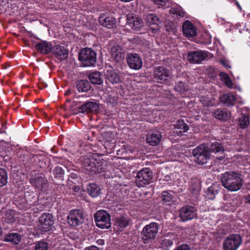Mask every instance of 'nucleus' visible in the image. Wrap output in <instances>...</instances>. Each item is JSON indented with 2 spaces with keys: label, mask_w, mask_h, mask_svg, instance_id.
Listing matches in <instances>:
<instances>
[{
  "label": "nucleus",
  "mask_w": 250,
  "mask_h": 250,
  "mask_svg": "<svg viewBox=\"0 0 250 250\" xmlns=\"http://www.w3.org/2000/svg\"><path fill=\"white\" fill-rule=\"evenodd\" d=\"M188 86L181 81L178 82L175 85V90L177 92L183 93L188 90Z\"/></svg>",
  "instance_id": "43"
},
{
  "label": "nucleus",
  "mask_w": 250,
  "mask_h": 250,
  "mask_svg": "<svg viewBox=\"0 0 250 250\" xmlns=\"http://www.w3.org/2000/svg\"><path fill=\"white\" fill-rule=\"evenodd\" d=\"M153 172L149 168H144L138 172L135 183L139 187H144L152 182Z\"/></svg>",
  "instance_id": "6"
},
{
  "label": "nucleus",
  "mask_w": 250,
  "mask_h": 250,
  "mask_svg": "<svg viewBox=\"0 0 250 250\" xmlns=\"http://www.w3.org/2000/svg\"><path fill=\"white\" fill-rule=\"evenodd\" d=\"M224 82L225 83L226 86L229 88H232L233 87V83L230 78H228Z\"/></svg>",
  "instance_id": "49"
},
{
  "label": "nucleus",
  "mask_w": 250,
  "mask_h": 250,
  "mask_svg": "<svg viewBox=\"0 0 250 250\" xmlns=\"http://www.w3.org/2000/svg\"><path fill=\"white\" fill-rule=\"evenodd\" d=\"M192 155L195 162L202 165L207 163L210 157L208 146L205 144H201L195 148L192 151Z\"/></svg>",
  "instance_id": "4"
},
{
  "label": "nucleus",
  "mask_w": 250,
  "mask_h": 250,
  "mask_svg": "<svg viewBox=\"0 0 250 250\" xmlns=\"http://www.w3.org/2000/svg\"><path fill=\"white\" fill-rule=\"evenodd\" d=\"M76 87L79 92H87L91 88V84L88 81L81 80L76 82Z\"/></svg>",
  "instance_id": "33"
},
{
  "label": "nucleus",
  "mask_w": 250,
  "mask_h": 250,
  "mask_svg": "<svg viewBox=\"0 0 250 250\" xmlns=\"http://www.w3.org/2000/svg\"><path fill=\"white\" fill-rule=\"evenodd\" d=\"M175 128L180 129L181 132H186L188 130V126L184 120H178L174 125Z\"/></svg>",
  "instance_id": "40"
},
{
  "label": "nucleus",
  "mask_w": 250,
  "mask_h": 250,
  "mask_svg": "<svg viewBox=\"0 0 250 250\" xmlns=\"http://www.w3.org/2000/svg\"><path fill=\"white\" fill-rule=\"evenodd\" d=\"M161 198L162 204L169 205L171 203L173 197L168 191H164L161 194Z\"/></svg>",
  "instance_id": "37"
},
{
  "label": "nucleus",
  "mask_w": 250,
  "mask_h": 250,
  "mask_svg": "<svg viewBox=\"0 0 250 250\" xmlns=\"http://www.w3.org/2000/svg\"><path fill=\"white\" fill-rule=\"evenodd\" d=\"M247 202L250 204V194L247 196L246 198Z\"/></svg>",
  "instance_id": "59"
},
{
  "label": "nucleus",
  "mask_w": 250,
  "mask_h": 250,
  "mask_svg": "<svg viewBox=\"0 0 250 250\" xmlns=\"http://www.w3.org/2000/svg\"><path fill=\"white\" fill-rule=\"evenodd\" d=\"M99 21L101 25L108 28H112L116 26V19L112 17H106L100 16Z\"/></svg>",
  "instance_id": "27"
},
{
  "label": "nucleus",
  "mask_w": 250,
  "mask_h": 250,
  "mask_svg": "<svg viewBox=\"0 0 250 250\" xmlns=\"http://www.w3.org/2000/svg\"><path fill=\"white\" fill-rule=\"evenodd\" d=\"M48 243L44 240H41L35 243L34 250H48Z\"/></svg>",
  "instance_id": "41"
},
{
  "label": "nucleus",
  "mask_w": 250,
  "mask_h": 250,
  "mask_svg": "<svg viewBox=\"0 0 250 250\" xmlns=\"http://www.w3.org/2000/svg\"><path fill=\"white\" fill-rule=\"evenodd\" d=\"M88 77L90 82L94 84H102L104 82L102 74L98 71L90 73Z\"/></svg>",
  "instance_id": "30"
},
{
  "label": "nucleus",
  "mask_w": 250,
  "mask_h": 250,
  "mask_svg": "<svg viewBox=\"0 0 250 250\" xmlns=\"http://www.w3.org/2000/svg\"><path fill=\"white\" fill-rule=\"evenodd\" d=\"M30 182L35 188L40 190L48 187V181L42 173H37L31 177Z\"/></svg>",
  "instance_id": "12"
},
{
  "label": "nucleus",
  "mask_w": 250,
  "mask_h": 250,
  "mask_svg": "<svg viewBox=\"0 0 250 250\" xmlns=\"http://www.w3.org/2000/svg\"><path fill=\"white\" fill-rule=\"evenodd\" d=\"M7 173L6 170L0 168V187H2L7 184Z\"/></svg>",
  "instance_id": "39"
},
{
  "label": "nucleus",
  "mask_w": 250,
  "mask_h": 250,
  "mask_svg": "<svg viewBox=\"0 0 250 250\" xmlns=\"http://www.w3.org/2000/svg\"><path fill=\"white\" fill-rule=\"evenodd\" d=\"M78 164L91 174L100 173L105 171L106 161L98 155H87L78 160Z\"/></svg>",
  "instance_id": "1"
},
{
  "label": "nucleus",
  "mask_w": 250,
  "mask_h": 250,
  "mask_svg": "<svg viewBox=\"0 0 250 250\" xmlns=\"http://www.w3.org/2000/svg\"><path fill=\"white\" fill-rule=\"evenodd\" d=\"M69 225L76 227L83 224L84 217L83 212L80 209L71 210L67 217Z\"/></svg>",
  "instance_id": "10"
},
{
  "label": "nucleus",
  "mask_w": 250,
  "mask_h": 250,
  "mask_svg": "<svg viewBox=\"0 0 250 250\" xmlns=\"http://www.w3.org/2000/svg\"><path fill=\"white\" fill-rule=\"evenodd\" d=\"M105 82L107 84H116L120 83V77L116 70L111 68L106 71L105 74Z\"/></svg>",
  "instance_id": "22"
},
{
  "label": "nucleus",
  "mask_w": 250,
  "mask_h": 250,
  "mask_svg": "<svg viewBox=\"0 0 250 250\" xmlns=\"http://www.w3.org/2000/svg\"><path fill=\"white\" fill-rule=\"evenodd\" d=\"M208 148L210 154L212 152L216 155L215 157L217 159L222 160L225 158L224 149L221 143L213 142L209 146H208Z\"/></svg>",
  "instance_id": "17"
},
{
  "label": "nucleus",
  "mask_w": 250,
  "mask_h": 250,
  "mask_svg": "<svg viewBox=\"0 0 250 250\" xmlns=\"http://www.w3.org/2000/svg\"><path fill=\"white\" fill-rule=\"evenodd\" d=\"M204 98H203L202 100H201V102L202 104L205 106H208L209 104L208 101L204 99Z\"/></svg>",
  "instance_id": "53"
},
{
  "label": "nucleus",
  "mask_w": 250,
  "mask_h": 250,
  "mask_svg": "<svg viewBox=\"0 0 250 250\" xmlns=\"http://www.w3.org/2000/svg\"><path fill=\"white\" fill-rule=\"evenodd\" d=\"M155 2L157 4L163 5L164 4V0H155Z\"/></svg>",
  "instance_id": "55"
},
{
  "label": "nucleus",
  "mask_w": 250,
  "mask_h": 250,
  "mask_svg": "<svg viewBox=\"0 0 250 250\" xmlns=\"http://www.w3.org/2000/svg\"><path fill=\"white\" fill-rule=\"evenodd\" d=\"M176 235L174 233H171L166 236L162 240L161 244L165 250H169L176 243Z\"/></svg>",
  "instance_id": "25"
},
{
  "label": "nucleus",
  "mask_w": 250,
  "mask_h": 250,
  "mask_svg": "<svg viewBox=\"0 0 250 250\" xmlns=\"http://www.w3.org/2000/svg\"><path fill=\"white\" fill-rule=\"evenodd\" d=\"M221 63L223 65L227 68H230L231 67L229 64V62L224 59H221L220 60Z\"/></svg>",
  "instance_id": "50"
},
{
  "label": "nucleus",
  "mask_w": 250,
  "mask_h": 250,
  "mask_svg": "<svg viewBox=\"0 0 250 250\" xmlns=\"http://www.w3.org/2000/svg\"><path fill=\"white\" fill-rule=\"evenodd\" d=\"M220 186L217 184H213L212 186L208 188L207 191V195L209 199L213 200L215 195L218 194L220 189Z\"/></svg>",
  "instance_id": "35"
},
{
  "label": "nucleus",
  "mask_w": 250,
  "mask_h": 250,
  "mask_svg": "<svg viewBox=\"0 0 250 250\" xmlns=\"http://www.w3.org/2000/svg\"><path fill=\"white\" fill-rule=\"evenodd\" d=\"M69 177L72 179L76 180L79 178V175L76 173L71 172L70 174Z\"/></svg>",
  "instance_id": "51"
},
{
  "label": "nucleus",
  "mask_w": 250,
  "mask_h": 250,
  "mask_svg": "<svg viewBox=\"0 0 250 250\" xmlns=\"http://www.w3.org/2000/svg\"><path fill=\"white\" fill-rule=\"evenodd\" d=\"M171 179V177L170 175H167L166 176H165V178L164 179V181H169Z\"/></svg>",
  "instance_id": "56"
},
{
  "label": "nucleus",
  "mask_w": 250,
  "mask_h": 250,
  "mask_svg": "<svg viewBox=\"0 0 250 250\" xmlns=\"http://www.w3.org/2000/svg\"><path fill=\"white\" fill-rule=\"evenodd\" d=\"M242 243L240 234H232L227 237L223 243V250H237Z\"/></svg>",
  "instance_id": "8"
},
{
  "label": "nucleus",
  "mask_w": 250,
  "mask_h": 250,
  "mask_svg": "<svg viewBox=\"0 0 250 250\" xmlns=\"http://www.w3.org/2000/svg\"><path fill=\"white\" fill-rule=\"evenodd\" d=\"M52 53L55 57L60 61L66 59L68 56V51L63 46L55 43H54Z\"/></svg>",
  "instance_id": "19"
},
{
  "label": "nucleus",
  "mask_w": 250,
  "mask_h": 250,
  "mask_svg": "<svg viewBox=\"0 0 250 250\" xmlns=\"http://www.w3.org/2000/svg\"><path fill=\"white\" fill-rule=\"evenodd\" d=\"M236 4L239 9H240V10L242 9L241 6L240 5L239 3L237 1H236Z\"/></svg>",
  "instance_id": "60"
},
{
  "label": "nucleus",
  "mask_w": 250,
  "mask_h": 250,
  "mask_svg": "<svg viewBox=\"0 0 250 250\" xmlns=\"http://www.w3.org/2000/svg\"><path fill=\"white\" fill-rule=\"evenodd\" d=\"M208 250H218V249H209Z\"/></svg>",
  "instance_id": "63"
},
{
  "label": "nucleus",
  "mask_w": 250,
  "mask_h": 250,
  "mask_svg": "<svg viewBox=\"0 0 250 250\" xmlns=\"http://www.w3.org/2000/svg\"><path fill=\"white\" fill-rule=\"evenodd\" d=\"M166 27L167 28V30L168 32H173V28L171 27V25H170L169 26H166Z\"/></svg>",
  "instance_id": "54"
},
{
  "label": "nucleus",
  "mask_w": 250,
  "mask_h": 250,
  "mask_svg": "<svg viewBox=\"0 0 250 250\" xmlns=\"http://www.w3.org/2000/svg\"><path fill=\"white\" fill-rule=\"evenodd\" d=\"M84 250H100L99 248L95 246H91L88 247H86Z\"/></svg>",
  "instance_id": "52"
},
{
  "label": "nucleus",
  "mask_w": 250,
  "mask_h": 250,
  "mask_svg": "<svg viewBox=\"0 0 250 250\" xmlns=\"http://www.w3.org/2000/svg\"><path fill=\"white\" fill-rule=\"evenodd\" d=\"M15 211L12 209H8L6 211L4 218L5 221L9 224L13 223L15 219L14 218Z\"/></svg>",
  "instance_id": "38"
},
{
  "label": "nucleus",
  "mask_w": 250,
  "mask_h": 250,
  "mask_svg": "<svg viewBox=\"0 0 250 250\" xmlns=\"http://www.w3.org/2000/svg\"><path fill=\"white\" fill-rule=\"evenodd\" d=\"M79 60L83 66H93L96 62V54L91 48L82 49L79 53Z\"/></svg>",
  "instance_id": "5"
},
{
  "label": "nucleus",
  "mask_w": 250,
  "mask_h": 250,
  "mask_svg": "<svg viewBox=\"0 0 250 250\" xmlns=\"http://www.w3.org/2000/svg\"><path fill=\"white\" fill-rule=\"evenodd\" d=\"M207 72L209 77L215 78L217 76V70L212 67L209 66L207 69Z\"/></svg>",
  "instance_id": "45"
},
{
  "label": "nucleus",
  "mask_w": 250,
  "mask_h": 250,
  "mask_svg": "<svg viewBox=\"0 0 250 250\" xmlns=\"http://www.w3.org/2000/svg\"><path fill=\"white\" fill-rule=\"evenodd\" d=\"M169 77V71L164 66H157L155 68L153 78L159 83H163Z\"/></svg>",
  "instance_id": "16"
},
{
  "label": "nucleus",
  "mask_w": 250,
  "mask_h": 250,
  "mask_svg": "<svg viewBox=\"0 0 250 250\" xmlns=\"http://www.w3.org/2000/svg\"><path fill=\"white\" fill-rule=\"evenodd\" d=\"M54 223L53 216L50 213H44L39 219L38 228L42 232H47L52 229Z\"/></svg>",
  "instance_id": "9"
},
{
  "label": "nucleus",
  "mask_w": 250,
  "mask_h": 250,
  "mask_svg": "<svg viewBox=\"0 0 250 250\" xmlns=\"http://www.w3.org/2000/svg\"><path fill=\"white\" fill-rule=\"evenodd\" d=\"M126 24L135 31H139L143 25L142 20L137 15L130 14L126 16Z\"/></svg>",
  "instance_id": "15"
},
{
  "label": "nucleus",
  "mask_w": 250,
  "mask_h": 250,
  "mask_svg": "<svg viewBox=\"0 0 250 250\" xmlns=\"http://www.w3.org/2000/svg\"><path fill=\"white\" fill-rule=\"evenodd\" d=\"M159 225L155 222L150 223L144 227L141 231V238L145 244L149 243L156 238Z\"/></svg>",
  "instance_id": "3"
},
{
  "label": "nucleus",
  "mask_w": 250,
  "mask_h": 250,
  "mask_svg": "<svg viewBox=\"0 0 250 250\" xmlns=\"http://www.w3.org/2000/svg\"><path fill=\"white\" fill-rule=\"evenodd\" d=\"M21 240V236L18 233L12 232L6 234L3 239L4 242H10L14 245H18Z\"/></svg>",
  "instance_id": "31"
},
{
  "label": "nucleus",
  "mask_w": 250,
  "mask_h": 250,
  "mask_svg": "<svg viewBox=\"0 0 250 250\" xmlns=\"http://www.w3.org/2000/svg\"><path fill=\"white\" fill-rule=\"evenodd\" d=\"M76 191L79 190L80 189V188L79 187H75V188H73Z\"/></svg>",
  "instance_id": "62"
},
{
  "label": "nucleus",
  "mask_w": 250,
  "mask_h": 250,
  "mask_svg": "<svg viewBox=\"0 0 250 250\" xmlns=\"http://www.w3.org/2000/svg\"><path fill=\"white\" fill-rule=\"evenodd\" d=\"M100 110L99 104L95 101L86 102L78 108L79 113L89 114Z\"/></svg>",
  "instance_id": "14"
},
{
  "label": "nucleus",
  "mask_w": 250,
  "mask_h": 250,
  "mask_svg": "<svg viewBox=\"0 0 250 250\" xmlns=\"http://www.w3.org/2000/svg\"><path fill=\"white\" fill-rule=\"evenodd\" d=\"M180 219L183 222L192 220L197 217L196 208L192 206L186 205L179 210Z\"/></svg>",
  "instance_id": "11"
},
{
  "label": "nucleus",
  "mask_w": 250,
  "mask_h": 250,
  "mask_svg": "<svg viewBox=\"0 0 250 250\" xmlns=\"http://www.w3.org/2000/svg\"><path fill=\"white\" fill-rule=\"evenodd\" d=\"M170 13L171 14H172L174 16H176V17H184V13L183 12H181L180 11H178L176 10H170Z\"/></svg>",
  "instance_id": "46"
},
{
  "label": "nucleus",
  "mask_w": 250,
  "mask_h": 250,
  "mask_svg": "<svg viewBox=\"0 0 250 250\" xmlns=\"http://www.w3.org/2000/svg\"><path fill=\"white\" fill-rule=\"evenodd\" d=\"M98 244L99 245H103L104 244V241L102 239H99L97 240V242Z\"/></svg>",
  "instance_id": "57"
},
{
  "label": "nucleus",
  "mask_w": 250,
  "mask_h": 250,
  "mask_svg": "<svg viewBox=\"0 0 250 250\" xmlns=\"http://www.w3.org/2000/svg\"><path fill=\"white\" fill-rule=\"evenodd\" d=\"M132 250H144V247L142 246L141 247L136 248Z\"/></svg>",
  "instance_id": "58"
},
{
  "label": "nucleus",
  "mask_w": 250,
  "mask_h": 250,
  "mask_svg": "<svg viewBox=\"0 0 250 250\" xmlns=\"http://www.w3.org/2000/svg\"><path fill=\"white\" fill-rule=\"evenodd\" d=\"M97 226L102 229H108L111 227L110 215L104 210H100L94 215Z\"/></svg>",
  "instance_id": "7"
},
{
  "label": "nucleus",
  "mask_w": 250,
  "mask_h": 250,
  "mask_svg": "<svg viewBox=\"0 0 250 250\" xmlns=\"http://www.w3.org/2000/svg\"><path fill=\"white\" fill-rule=\"evenodd\" d=\"M70 93H71V90L70 89H69L67 91H66V92L65 93V95H68L69 94H70Z\"/></svg>",
  "instance_id": "61"
},
{
  "label": "nucleus",
  "mask_w": 250,
  "mask_h": 250,
  "mask_svg": "<svg viewBox=\"0 0 250 250\" xmlns=\"http://www.w3.org/2000/svg\"><path fill=\"white\" fill-rule=\"evenodd\" d=\"M220 100L221 103L224 104L227 106H232L236 101V97L230 93L225 94L220 97Z\"/></svg>",
  "instance_id": "29"
},
{
  "label": "nucleus",
  "mask_w": 250,
  "mask_h": 250,
  "mask_svg": "<svg viewBox=\"0 0 250 250\" xmlns=\"http://www.w3.org/2000/svg\"><path fill=\"white\" fill-rule=\"evenodd\" d=\"M104 139L107 142H111L114 139L113 134L111 132H105L103 134Z\"/></svg>",
  "instance_id": "44"
},
{
  "label": "nucleus",
  "mask_w": 250,
  "mask_h": 250,
  "mask_svg": "<svg viewBox=\"0 0 250 250\" xmlns=\"http://www.w3.org/2000/svg\"><path fill=\"white\" fill-rule=\"evenodd\" d=\"M212 115L218 120L226 121L229 118L230 112L226 109L218 108L212 112Z\"/></svg>",
  "instance_id": "28"
},
{
  "label": "nucleus",
  "mask_w": 250,
  "mask_h": 250,
  "mask_svg": "<svg viewBox=\"0 0 250 250\" xmlns=\"http://www.w3.org/2000/svg\"><path fill=\"white\" fill-rule=\"evenodd\" d=\"M54 44L47 41H42L35 45L36 49L43 54H48L52 53Z\"/></svg>",
  "instance_id": "21"
},
{
  "label": "nucleus",
  "mask_w": 250,
  "mask_h": 250,
  "mask_svg": "<svg viewBox=\"0 0 250 250\" xmlns=\"http://www.w3.org/2000/svg\"><path fill=\"white\" fill-rule=\"evenodd\" d=\"M130 222V219L126 216L120 215L115 220V226L119 230L122 231L126 228Z\"/></svg>",
  "instance_id": "26"
},
{
  "label": "nucleus",
  "mask_w": 250,
  "mask_h": 250,
  "mask_svg": "<svg viewBox=\"0 0 250 250\" xmlns=\"http://www.w3.org/2000/svg\"><path fill=\"white\" fill-rule=\"evenodd\" d=\"M221 181L223 186L231 191L239 190L243 185L241 175L235 171H227L222 174Z\"/></svg>",
  "instance_id": "2"
},
{
  "label": "nucleus",
  "mask_w": 250,
  "mask_h": 250,
  "mask_svg": "<svg viewBox=\"0 0 250 250\" xmlns=\"http://www.w3.org/2000/svg\"><path fill=\"white\" fill-rule=\"evenodd\" d=\"M53 174L54 178H52V180L56 185H60L64 181V171L61 167H55L53 170Z\"/></svg>",
  "instance_id": "24"
},
{
  "label": "nucleus",
  "mask_w": 250,
  "mask_h": 250,
  "mask_svg": "<svg viewBox=\"0 0 250 250\" xmlns=\"http://www.w3.org/2000/svg\"><path fill=\"white\" fill-rule=\"evenodd\" d=\"M87 192L89 195L95 198L100 195L101 189L97 184L91 183L87 186Z\"/></svg>",
  "instance_id": "34"
},
{
  "label": "nucleus",
  "mask_w": 250,
  "mask_h": 250,
  "mask_svg": "<svg viewBox=\"0 0 250 250\" xmlns=\"http://www.w3.org/2000/svg\"><path fill=\"white\" fill-rule=\"evenodd\" d=\"M219 76L222 80V81L225 82L226 80H227L228 78H229V76L228 75L225 73V72H221L219 74Z\"/></svg>",
  "instance_id": "47"
},
{
  "label": "nucleus",
  "mask_w": 250,
  "mask_h": 250,
  "mask_svg": "<svg viewBox=\"0 0 250 250\" xmlns=\"http://www.w3.org/2000/svg\"><path fill=\"white\" fill-rule=\"evenodd\" d=\"M146 21L150 24L156 25L159 26L162 21L154 14L150 13L146 15Z\"/></svg>",
  "instance_id": "36"
},
{
  "label": "nucleus",
  "mask_w": 250,
  "mask_h": 250,
  "mask_svg": "<svg viewBox=\"0 0 250 250\" xmlns=\"http://www.w3.org/2000/svg\"><path fill=\"white\" fill-rule=\"evenodd\" d=\"M197 187H196V188L194 187V188H193V189H194V190H195V189H197Z\"/></svg>",
  "instance_id": "64"
},
{
  "label": "nucleus",
  "mask_w": 250,
  "mask_h": 250,
  "mask_svg": "<svg viewBox=\"0 0 250 250\" xmlns=\"http://www.w3.org/2000/svg\"><path fill=\"white\" fill-rule=\"evenodd\" d=\"M110 46L111 55L116 62H120L124 58V50L123 47L117 43H111Z\"/></svg>",
  "instance_id": "20"
},
{
  "label": "nucleus",
  "mask_w": 250,
  "mask_h": 250,
  "mask_svg": "<svg viewBox=\"0 0 250 250\" xmlns=\"http://www.w3.org/2000/svg\"><path fill=\"white\" fill-rule=\"evenodd\" d=\"M239 124L241 128H245L249 125V117L244 114H242L239 119Z\"/></svg>",
  "instance_id": "42"
},
{
  "label": "nucleus",
  "mask_w": 250,
  "mask_h": 250,
  "mask_svg": "<svg viewBox=\"0 0 250 250\" xmlns=\"http://www.w3.org/2000/svg\"><path fill=\"white\" fill-rule=\"evenodd\" d=\"M177 250H190V249L188 245L183 244L180 245Z\"/></svg>",
  "instance_id": "48"
},
{
  "label": "nucleus",
  "mask_w": 250,
  "mask_h": 250,
  "mask_svg": "<svg viewBox=\"0 0 250 250\" xmlns=\"http://www.w3.org/2000/svg\"><path fill=\"white\" fill-rule=\"evenodd\" d=\"M183 32L187 37H192L196 35V29L189 21H186L183 24Z\"/></svg>",
  "instance_id": "23"
},
{
  "label": "nucleus",
  "mask_w": 250,
  "mask_h": 250,
  "mask_svg": "<svg viewBox=\"0 0 250 250\" xmlns=\"http://www.w3.org/2000/svg\"><path fill=\"white\" fill-rule=\"evenodd\" d=\"M126 59L127 64L131 69L139 70L142 68V61L140 56L137 53L128 54Z\"/></svg>",
  "instance_id": "13"
},
{
  "label": "nucleus",
  "mask_w": 250,
  "mask_h": 250,
  "mask_svg": "<svg viewBox=\"0 0 250 250\" xmlns=\"http://www.w3.org/2000/svg\"><path fill=\"white\" fill-rule=\"evenodd\" d=\"M208 57L206 51H193L189 52L188 55V60L191 62L199 63Z\"/></svg>",
  "instance_id": "18"
},
{
  "label": "nucleus",
  "mask_w": 250,
  "mask_h": 250,
  "mask_svg": "<svg viewBox=\"0 0 250 250\" xmlns=\"http://www.w3.org/2000/svg\"><path fill=\"white\" fill-rule=\"evenodd\" d=\"M162 138V136L159 132L149 133L147 135L146 142L150 145L155 146L159 144Z\"/></svg>",
  "instance_id": "32"
}]
</instances>
